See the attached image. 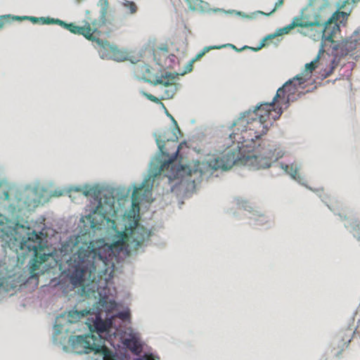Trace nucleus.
Instances as JSON below:
<instances>
[{
	"instance_id": "1",
	"label": "nucleus",
	"mask_w": 360,
	"mask_h": 360,
	"mask_svg": "<svg viewBox=\"0 0 360 360\" xmlns=\"http://www.w3.org/2000/svg\"><path fill=\"white\" fill-rule=\"evenodd\" d=\"M98 217L99 222L91 215L82 216L73 234L61 243L60 251L65 257V263L57 259L55 252H45L44 249L49 245V239L56 233L55 229L49 226L53 233L47 236L46 246L36 248L35 250H25L18 254L17 262L21 264L28 259L23 269L25 281H34V284L37 285L40 275L45 273L54 274L58 268L60 274L58 278L51 280L53 285H58L65 293L79 288L77 292L82 296H94V285L92 287H89L87 284L84 285V281L96 271L97 262H102L106 267L113 266L112 259L115 255L114 247L106 243L104 238H91L96 230L104 229L107 225L103 224L105 218L102 214H98ZM95 285L98 288V284Z\"/></svg>"
},
{
	"instance_id": "2",
	"label": "nucleus",
	"mask_w": 360,
	"mask_h": 360,
	"mask_svg": "<svg viewBox=\"0 0 360 360\" xmlns=\"http://www.w3.org/2000/svg\"><path fill=\"white\" fill-rule=\"evenodd\" d=\"M283 112V106L274 103L271 108L264 110V115L259 117V124L262 127L261 131L249 129L242 130L240 134L233 132L229 134L230 140L232 142H237L236 152L240 156L239 161L252 167L255 169H266L272 166L279 167L299 184L316 193L335 215H338L341 221H345V228L360 241L359 220L344 214L341 212L339 203L324 193L322 188L313 189L307 186L304 176L298 174V171L302 168L300 162H277L278 160L283 157L284 151L277 143L262 139V136L267 133L269 127L272 126L273 122L278 120Z\"/></svg>"
},
{
	"instance_id": "3",
	"label": "nucleus",
	"mask_w": 360,
	"mask_h": 360,
	"mask_svg": "<svg viewBox=\"0 0 360 360\" xmlns=\"http://www.w3.org/2000/svg\"><path fill=\"white\" fill-rule=\"evenodd\" d=\"M98 300L92 307L80 309L75 306L68 313L71 323L84 319V323L91 332L103 334L105 340L113 347L112 354L119 360H155L153 353L146 349L139 333L130 330L127 333L120 327L117 319L130 322L131 311L128 307L117 309L118 303L109 299L104 292H98Z\"/></svg>"
},
{
	"instance_id": "4",
	"label": "nucleus",
	"mask_w": 360,
	"mask_h": 360,
	"mask_svg": "<svg viewBox=\"0 0 360 360\" xmlns=\"http://www.w3.org/2000/svg\"><path fill=\"white\" fill-rule=\"evenodd\" d=\"M158 146V151L151 158L148 165V174L140 183H133V191L131 193V199L135 198L136 193L144 190L147 192L151 190L154 179L160 174L162 171L169 170L167 176L171 180L172 178H176L184 174H195L199 176L206 175L207 172L212 169H221L226 171L229 169L234 164L239 162L240 156L236 154L235 149H229L226 154L221 157L213 158L207 162H200L199 161L183 164L177 161L179 156V150L182 145L186 143V141L181 142L177 147L176 150L170 154L165 148V141L162 139L160 134L156 132L153 133Z\"/></svg>"
},
{
	"instance_id": "5",
	"label": "nucleus",
	"mask_w": 360,
	"mask_h": 360,
	"mask_svg": "<svg viewBox=\"0 0 360 360\" xmlns=\"http://www.w3.org/2000/svg\"><path fill=\"white\" fill-rule=\"evenodd\" d=\"M133 188L132 185L126 188L124 186L113 188L110 186H94L84 185L83 187L75 186L71 188L75 191H80L86 197H91L90 205H89V213L85 216L91 215L94 219L99 221V214L105 218L103 224H108L110 221V217H114L118 212L116 207L117 202L120 207H124V203L129 202L131 204L137 198L136 194L132 200L129 197L130 191Z\"/></svg>"
},
{
	"instance_id": "6",
	"label": "nucleus",
	"mask_w": 360,
	"mask_h": 360,
	"mask_svg": "<svg viewBox=\"0 0 360 360\" xmlns=\"http://www.w3.org/2000/svg\"><path fill=\"white\" fill-rule=\"evenodd\" d=\"M84 335H70L68 342L76 354H83L94 352L91 360H103L108 355L103 351L105 343L107 342L104 335L91 332Z\"/></svg>"
},
{
	"instance_id": "7",
	"label": "nucleus",
	"mask_w": 360,
	"mask_h": 360,
	"mask_svg": "<svg viewBox=\"0 0 360 360\" xmlns=\"http://www.w3.org/2000/svg\"><path fill=\"white\" fill-rule=\"evenodd\" d=\"M152 231L134 220L125 229V235L119 233L117 242L125 243L124 254L131 256L144 252L148 246Z\"/></svg>"
},
{
	"instance_id": "8",
	"label": "nucleus",
	"mask_w": 360,
	"mask_h": 360,
	"mask_svg": "<svg viewBox=\"0 0 360 360\" xmlns=\"http://www.w3.org/2000/svg\"><path fill=\"white\" fill-rule=\"evenodd\" d=\"M217 169H212L207 172L206 175L199 176L195 174H184L176 178H172L171 180L168 178L169 181L176 180L173 186H171V191H173L175 188H178L186 195H190L194 193L197 186L203 180H207L211 176L213 175L214 172Z\"/></svg>"
},
{
	"instance_id": "9",
	"label": "nucleus",
	"mask_w": 360,
	"mask_h": 360,
	"mask_svg": "<svg viewBox=\"0 0 360 360\" xmlns=\"http://www.w3.org/2000/svg\"><path fill=\"white\" fill-rule=\"evenodd\" d=\"M234 201L239 209H242L248 212L249 224L251 226L266 228L270 226L271 217L253 207L248 200L243 198H236Z\"/></svg>"
},
{
	"instance_id": "10",
	"label": "nucleus",
	"mask_w": 360,
	"mask_h": 360,
	"mask_svg": "<svg viewBox=\"0 0 360 360\" xmlns=\"http://www.w3.org/2000/svg\"><path fill=\"white\" fill-rule=\"evenodd\" d=\"M70 311L71 310H70L68 312H65L60 316L56 317L53 326V333L52 335L53 342L55 345L61 346L63 350L66 352L70 350V348L65 345V343L68 342V337L70 336L68 335L69 329L66 328L65 326L63 325L60 323V321L64 319L66 320V322L69 323H75L77 322V321H76L75 322L71 323L68 321V314ZM78 321L84 322V319L78 320Z\"/></svg>"
},
{
	"instance_id": "11",
	"label": "nucleus",
	"mask_w": 360,
	"mask_h": 360,
	"mask_svg": "<svg viewBox=\"0 0 360 360\" xmlns=\"http://www.w3.org/2000/svg\"><path fill=\"white\" fill-rule=\"evenodd\" d=\"M330 43L331 53H328L333 56V54H340L341 52L345 53V56L349 55L354 51L357 46V40L352 39V37H346L339 40L328 41Z\"/></svg>"
},
{
	"instance_id": "12",
	"label": "nucleus",
	"mask_w": 360,
	"mask_h": 360,
	"mask_svg": "<svg viewBox=\"0 0 360 360\" xmlns=\"http://www.w3.org/2000/svg\"><path fill=\"white\" fill-rule=\"evenodd\" d=\"M179 75L180 73L176 72H166L164 74H162L160 76L156 75L155 79L154 80L148 79L145 76H143L141 79L145 82L150 84L153 86L162 84L164 86H167L168 85L172 84V83H176L174 81L178 78Z\"/></svg>"
},
{
	"instance_id": "13",
	"label": "nucleus",
	"mask_w": 360,
	"mask_h": 360,
	"mask_svg": "<svg viewBox=\"0 0 360 360\" xmlns=\"http://www.w3.org/2000/svg\"><path fill=\"white\" fill-rule=\"evenodd\" d=\"M302 17L298 16L294 17L290 25H292L293 28L295 27L309 28V30H308L307 31L298 30V32L304 36L312 37V32L314 30V29L313 28V25H318V22H309V20L302 21Z\"/></svg>"
},
{
	"instance_id": "14",
	"label": "nucleus",
	"mask_w": 360,
	"mask_h": 360,
	"mask_svg": "<svg viewBox=\"0 0 360 360\" xmlns=\"http://www.w3.org/2000/svg\"><path fill=\"white\" fill-rule=\"evenodd\" d=\"M91 27L90 26V24L86 22L84 27L77 26L75 34L82 35L86 39L96 43L97 45L106 43L105 41H103V39H100L98 36H92V32H91Z\"/></svg>"
},
{
	"instance_id": "15",
	"label": "nucleus",
	"mask_w": 360,
	"mask_h": 360,
	"mask_svg": "<svg viewBox=\"0 0 360 360\" xmlns=\"http://www.w3.org/2000/svg\"><path fill=\"white\" fill-rule=\"evenodd\" d=\"M298 87L296 86V84L290 83V84H287V82H285L281 87H279L276 91V94L273 98V103H276L278 98L282 96L286 95H292L295 94Z\"/></svg>"
},
{
	"instance_id": "16",
	"label": "nucleus",
	"mask_w": 360,
	"mask_h": 360,
	"mask_svg": "<svg viewBox=\"0 0 360 360\" xmlns=\"http://www.w3.org/2000/svg\"><path fill=\"white\" fill-rule=\"evenodd\" d=\"M341 31L340 30V23L338 22H335L332 29L330 30V31L326 34V31H323V27L322 28V30L320 31V32H316V33L314 34H312V37L313 39H316L315 37H321L322 41H332V40H335L333 38L335 37V34H337V32H340Z\"/></svg>"
},
{
	"instance_id": "17",
	"label": "nucleus",
	"mask_w": 360,
	"mask_h": 360,
	"mask_svg": "<svg viewBox=\"0 0 360 360\" xmlns=\"http://www.w3.org/2000/svg\"><path fill=\"white\" fill-rule=\"evenodd\" d=\"M214 12H222L226 14H234L236 16H239L243 18H246L248 20H254V19L257 18L259 15V14H264V12L261 11H256L251 13L250 14H247L244 12L236 11V10L231 9V10L226 11L223 8H216L214 10Z\"/></svg>"
},
{
	"instance_id": "18",
	"label": "nucleus",
	"mask_w": 360,
	"mask_h": 360,
	"mask_svg": "<svg viewBox=\"0 0 360 360\" xmlns=\"http://www.w3.org/2000/svg\"><path fill=\"white\" fill-rule=\"evenodd\" d=\"M252 121H255L257 122V117L254 116V114L252 112V110L250 108L248 110H245L240 114L239 117L235 120L231 127L236 126L240 124H243L245 123L249 124Z\"/></svg>"
},
{
	"instance_id": "19",
	"label": "nucleus",
	"mask_w": 360,
	"mask_h": 360,
	"mask_svg": "<svg viewBox=\"0 0 360 360\" xmlns=\"http://www.w3.org/2000/svg\"><path fill=\"white\" fill-rule=\"evenodd\" d=\"M120 4L121 5L122 11L127 15H134L138 11V6L134 1L129 0H120Z\"/></svg>"
},
{
	"instance_id": "20",
	"label": "nucleus",
	"mask_w": 360,
	"mask_h": 360,
	"mask_svg": "<svg viewBox=\"0 0 360 360\" xmlns=\"http://www.w3.org/2000/svg\"><path fill=\"white\" fill-rule=\"evenodd\" d=\"M103 41H105V44H102L101 45H97L98 46L104 49V51H107L108 49H110L111 52L114 54V57L112 59L114 60H116L117 62L123 61L126 59L125 57H123L122 56H116L117 54L120 53V51L116 45L110 44L108 41L103 40Z\"/></svg>"
},
{
	"instance_id": "21",
	"label": "nucleus",
	"mask_w": 360,
	"mask_h": 360,
	"mask_svg": "<svg viewBox=\"0 0 360 360\" xmlns=\"http://www.w3.org/2000/svg\"><path fill=\"white\" fill-rule=\"evenodd\" d=\"M273 100L269 103H258L257 105L253 107L252 108H250L252 110V113L254 114V116L257 117V122L259 123V117L260 115H264V110L266 109H269V108L272 107V104H274Z\"/></svg>"
},
{
	"instance_id": "22",
	"label": "nucleus",
	"mask_w": 360,
	"mask_h": 360,
	"mask_svg": "<svg viewBox=\"0 0 360 360\" xmlns=\"http://www.w3.org/2000/svg\"><path fill=\"white\" fill-rule=\"evenodd\" d=\"M164 89V96L160 98L161 100L172 98L176 91L181 89V85L179 83H172V84L168 85Z\"/></svg>"
},
{
	"instance_id": "23",
	"label": "nucleus",
	"mask_w": 360,
	"mask_h": 360,
	"mask_svg": "<svg viewBox=\"0 0 360 360\" xmlns=\"http://www.w3.org/2000/svg\"><path fill=\"white\" fill-rule=\"evenodd\" d=\"M98 6L101 7L98 25L101 26L105 25L106 21L105 15L108 6V0H99L98 2Z\"/></svg>"
},
{
	"instance_id": "24",
	"label": "nucleus",
	"mask_w": 360,
	"mask_h": 360,
	"mask_svg": "<svg viewBox=\"0 0 360 360\" xmlns=\"http://www.w3.org/2000/svg\"><path fill=\"white\" fill-rule=\"evenodd\" d=\"M165 113L171 120L172 124L174 126V129H172V138H171L170 140L173 141H177L178 136L176 133H181V130L178 127L177 122L175 120L174 117L168 112L167 109H165ZM167 141H169V139H167Z\"/></svg>"
},
{
	"instance_id": "25",
	"label": "nucleus",
	"mask_w": 360,
	"mask_h": 360,
	"mask_svg": "<svg viewBox=\"0 0 360 360\" xmlns=\"http://www.w3.org/2000/svg\"><path fill=\"white\" fill-rule=\"evenodd\" d=\"M303 75L302 71L301 73L295 75L294 77L289 79L287 81V84H290V83L296 84V86L298 88L304 89L305 86H303V84L306 82V79H303Z\"/></svg>"
},
{
	"instance_id": "26",
	"label": "nucleus",
	"mask_w": 360,
	"mask_h": 360,
	"mask_svg": "<svg viewBox=\"0 0 360 360\" xmlns=\"http://www.w3.org/2000/svg\"><path fill=\"white\" fill-rule=\"evenodd\" d=\"M344 57H345V53H343V52H341L338 55V54H333V58H332V60L330 61V68H329V70H330V72H333L335 69L339 65L341 59L343 58Z\"/></svg>"
},
{
	"instance_id": "27",
	"label": "nucleus",
	"mask_w": 360,
	"mask_h": 360,
	"mask_svg": "<svg viewBox=\"0 0 360 360\" xmlns=\"http://www.w3.org/2000/svg\"><path fill=\"white\" fill-rule=\"evenodd\" d=\"M340 18V11L336 10L330 17L326 21H324V28L323 31L327 30L328 29L329 25L331 24H335L338 22V20Z\"/></svg>"
},
{
	"instance_id": "28",
	"label": "nucleus",
	"mask_w": 360,
	"mask_h": 360,
	"mask_svg": "<svg viewBox=\"0 0 360 360\" xmlns=\"http://www.w3.org/2000/svg\"><path fill=\"white\" fill-rule=\"evenodd\" d=\"M58 22V25L70 31L72 34H76V30H77L78 25H77L75 23H74V22L68 23L65 21H63L60 19H59V21Z\"/></svg>"
},
{
	"instance_id": "29",
	"label": "nucleus",
	"mask_w": 360,
	"mask_h": 360,
	"mask_svg": "<svg viewBox=\"0 0 360 360\" xmlns=\"http://www.w3.org/2000/svg\"><path fill=\"white\" fill-rule=\"evenodd\" d=\"M59 19L50 17H39V22L44 25H58Z\"/></svg>"
},
{
	"instance_id": "30",
	"label": "nucleus",
	"mask_w": 360,
	"mask_h": 360,
	"mask_svg": "<svg viewBox=\"0 0 360 360\" xmlns=\"http://www.w3.org/2000/svg\"><path fill=\"white\" fill-rule=\"evenodd\" d=\"M317 63L318 62H314V58L310 63H306L304 65V69L302 70V72H307V73H309V74H312V72L317 67V65H316Z\"/></svg>"
},
{
	"instance_id": "31",
	"label": "nucleus",
	"mask_w": 360,
	"mask_h": 360,
	"mask_svg": "<svg viewBox=\"0 0 360 360\" xmlns=\"http://www.w3.org/2000/svg\"><path fill=\"white\" fill-rule=\"evenodd\" d=\"M314 20L313 22H318V25H313V27H322L324 28V22L322 21L323 15L320 12H315L314 13Z\"/></svg>"
},
{
	"instance_id": "32",
	"label": "nucleus",
	"mask_w": 360,
	"mask_h": 360,
	"mask_svg": "<svg viewBox=\"0 0 360 360\" xmlns=\"http://www.w3.org/2000/svg\"><path fill=\"white\" fill-rule=\"evenodd\" d=\"M292 29H293V25L289 24L283 27L277 29L276 32L278 37H279L283 34H288Z\"/></svg>"
},
{
	"instance_id": "33",
	"label": "nucleus",
	"mask_w": 360,
	"mask_h": 360,
	"mask_svg": "<svg viewBox=\"0 0 360 360\" xmlns=\"http://www.w3.org/2000/svg\"><path fill=\"white\" fill-rule=\"evenodd\" d=\"M191 11H195L197 6L202 3V0H184Z\"/></svg>"
},
{
	"instance_id": "34",
	"label": "nucleus",
	"mask_w": 360,
	"mask_h": 360,
	"mask_svg": "<svg viewBox=\"0 0 360 360\" xmlns=\"http://www.w3.org/2000/svg\"><path fill=\"white\" fill-rule=\"evenodd\" d=\"M277 102H278V104H280V105L283 104L284 105V108H283V110L287 109L290 106V103H292L290 101L289 96H281V98H278Z\"/></svg>"
},
{
	"instance_id": "35",
	"label": "nucleus",
	"mask_w": 360,
	"mask_h": 360,
	"mask_svg": "<svg viewBox=\"0 0 360 360\" xmlns=\"http://www.w3.org/2000/svg\"><path fill=\"white\" fill-rule=\"evenodd\" d=\"M141 94L143 96H145L148 100H149V101H150L152 102H154L155 103H158V104L160 103V101L161 100L160 98L159 99L157 97H155V96H153V95H152L150 94H148V93H147V92H146V91H144L143 90L141 91Z\"/></svg>"
},
{
	"instance_id": "36",
	"label": "nucleus",
	"mask_w": 360,
	"mask_h": 360,
	"mask_svg": "<svg viewBox=\"0 0 360 360\" xmlns=\"http://www.w3.org/2000/svg\"><path fill=\"white\" fill-rule=\"evenodd\" d=\"M333 72H330V70L322 69L319 71V75L317 76V79H320L321 80H323L329 77Z\"/></svg>"
},
{
	"instance_id": "37",
	"label": "nucleus",
	"mask_w": 360,
	"mask_h": 360,
	"mask_svg": "<svg viewBox=\"0 0 360 360\" xmlns=\"http://www.w3.org/2000/svg\"><path fill=\"white\" fill-rule=\"evenodd\" d=\"M325 41H322L321 40V42L320 44V47H319V52H318L316 56L314 58V62H319V60L321 59V55L325 52V45H326L325 44Z\"/></svg>"
},
{
	"instance_id": "38",
	"label": "nucleus",
	"mask_w": 360,
	"mask_h": 360,
	"mask_svg": "<svg viewBox=\"0 0 360 360\" xmlns=\"http://www.w3.org/2000/svg\"><path fill=\"white\" fill-rule=\"evenodd\" d=\"M194 63L193 60H191L184 67V71L180 72V75L183 76L185 74L190 72L193 70V64Z\"/></svg>"
},
{
	"instance_id": "39",
	"label": "nucleus",
	"mask_w": 360,
	"mask_h": 360,
	"mask_svg": "<svg viewBox=\"0 0 360 360\" xmlns=\"http://www.w3.org/2000/svg\"><path fill=\"white\" fill-rule=\"evenodd\" d=\"M283 1L284 0H278L275 4H274V9L270 12V13H264V14H261L262 15H266V16H269L270 15H271L274 12H275L279 7H281L283 4Z\"/></svg>"
},
{
	"instance_id": "40",
	"label": "nucleus",
	"mask_w": 360,
	"mask_h": 360,
	"mask_svg": "<svg viewBox=\"0 0 360 360\" xmlns=\"http://www.w3.org/2000/svg\"><path fill=\"white\" fill-rule=\"evenodd\" d=\"M11 17V14L0 15V30L3 28L4 25L9 22V19Z\"/></svg>"
},
{
	"instance_id": "41",
	"label": "nucleus",
	"mask_w": 360,
	"mask_h": 360,
	"mask_svg": "<svg viewBox=\"0 0 360 360\" xmlns=\"http://www.w3.org/2000/svg\"><path fill=\"white\" fill-rule=\"evenodd\" d=\"M349 37H352V39H356L358 44L360 41V26Z\"/></svg>"
},
{
	"instance_id": "42",
	"label": "nucleus",
	"mask_w": 360,
	"mask_h": 360,
	"mask_svg": "<svg viewBox=\"0 0 360 360\" xmlns=\"http://www.w3.org/2000/svg\"><path fill=\"white\" fill-rule=\"evenodd\" d=\"M221 46H205L200 51L205 55L206 53L212 49H220Z\"/></svg>"
},
{
	"instance_id": "43",
	"label": "nucleus",
	"mask_w": 360,
	"mask_h": 360,
	"mask_svg": "<svg viewBox=\"0 0 360 360\" xmlns=\"http://www.w3.org/2000/svg\"><path fill=\"white\" fill-rule=\"evenodd\" d=\"M219 46H221V48L229 46V47H231L232 49H235L238 52L240 51L241 50L250 48V46H244L241 49H238V48H236V46H234L233 44H224V45H220Z\"/></svg>"
},
{
	"instance_id": "44",
	"label": "nucleus",
	"mask_w": 360,
	"mask_h": 360,
	"mask_svg": "<svg viewBox=\"0 0 360 360\" xmlns=\"http://www.w3.org/2000/svg\"><path fill=\"white\" fill-rule=\"evenodd\" d=\"M266 39L264 38H263L262 39V41L259 42L258 46H257L255 48L250 47L249 49L252 50L253 51H257L266 45Z\"/></svg>"
},
{
	"instance_id": "45",
	"label": "nucleus",
	"mask_w": 360,
	"mask_h": 360,
	"mask_svg": "<svg viewBox=\"0 0 360 360\" xmlns=\"http://www.w3.org/2000/svg\"><path fill=\"white\" fill-rule=\"evenodd\" d=\"M323 1V3L322 4H321L319 8H318V10H317V12H320L321 13V11L325 9L326 8L328 7L329 6V2L328 0H322Z\"/></svg>"
},
{
	"instance_id": "46",
	"label": "nucleus",
	"mask_w": 360,
	"mask_h": 360,
	"mask_svg": "<svg viewBox=\"0 0 360 360\" xmlns=\"http://www.w3.org/2000/svg\"><path fill=\"white\" fill-rule=\"evenodd\" d=\"M352 8H350L348 12L340 11V18H342V19L347 20L348 16L350 15L352 12Z\"/></svg>"
},
{
	"instance_id": "47",
	"label": "nucleus",
	"mask_w": 360,
	"mask_h": 360,
	"mask_svg": "<svg viewBox=\"0 0 360 360\" xmlns=\"http://www.w3.org/2000/svg\"><path fill=\"white\" fill-rule=\"evenodd\" d=\"M335 6L337 7L336 10H338V11H340L341 9H343L346 6V5L341 0H338L336 2Z\"/></svg>"
},
{
	"instance_id": "48",
	"label": "nucleus",
	"mask_w": 360,
	"mask_h": 360,
	"mask_svg": "<svg viewBox=\"0 0 360 360\" xmlns=\"http://www.w3.org/2000/svg\"><path fill=\"white\" fill-rule=\"evenodd\" d=\"M26 19V20H29L32 22V23H37L39 22V18L34 17V16H27V18H24Z\"/></svg>"
},
{
	"instance_id": "49",
	"label": "nucleus",
	"mask_w": 360,
	"mask_h": 360,
	"mask_svg": "<svg viewBox=\"0 0 360 360\" xmlns=\"http://www.w3.org/2000/svg\"><path fill=\"white\" fill-rule=\"evenodd\" d=\"M278 35L276 34V32H275L274 33H272V34H268L266 35V37H264V38L266 39V41H269V40H271L276 37H277Z\"/></svg>"
},
{
	"instance_id": "50",
	"label": "nucleus",
	"mask_w": 360,
	"mask_h": 360,
	"mask_svg": "<svg viewBox=\"0 0 360 360\" xmlns=\"http://www.w3.org/2000/svg\"><path fill=\"white\" fill-rule=\"evenodd\" d=\"M23 18H27V15L18 16L11 15V17L10 18H11L13 20H26V19Z\"/></svg>"
},
{
	"instance_id": "51",
	"label": "nucleus",
	"mask_w": 360,
	"mask_h": 360,
	"mask_svg": "<svg viewBox=\"0 0 360 360\" xmlns=\"http://www.w3.org/2000/svg\"><path fill=\"white\" fill-rule=\"evenodd\" d=\"M204 56V54L200 51L193 59H191L192 60H193V62L195 63V61H197L198 60H199L200 58H201L202 56Z\"/></svg>"
},
{
	"instance_id": "52",
	"label": "nucleus",
	"mask_w": 360,
	"mask_h": 360,
	"mask_svg": "<svg viewBox=\"0 0 360 360\" xmlns=\"http://www.w3.org/2000/svg\"><path fill=\"white\" fill-rule=\"evenodd\" d=\"M309 6H306L304 8H302L300 11V15H298V17H302V20L304 19V11L308 8Z\"/></svg>"
},
{
	"instance_id": "53",
	"label": "nucleus",
	"mask_w": 360,
	"mask_h": 360,
	"mask_svg": "<svg viewBox=\"0 0 360 360\" xmlns=\"http://www.w3.org/2000/svg\"><path fill=\"white\" fill-rule=\"evenodd\" d=\"M287 96H289L290 101L291 102H295L298 99V97H297V95L292 94V95H286Z\"/></svg>"
},
{
	"instance_id": "54",
	"label": "nucleus",
	"mask_w": 360,
	"mask_h": 360,
	"mask_svg": "<svg viewBox=\"0 0 360 360\" xmlns=\"http://www.w3.org/2000/svg\"><path fill=\"white\" fill-rule=\"evenodd\" d=\"M158 49L160 51H164V52H167L168 51V48H167V45H165V44L161 45L160 46H159Z\"/></svg>"
},
{
	"instance_id": "55",
	"label": "nucleus",
	"mask_w": 360,
	"mask_h": 360,
	"mask_svg": "<svg viewBox=\"0 0 360 360\" xmlns=\"http://www.w3.org/2000/svg\"><path fill=\"white\" fill-rule=\"evenodd\" d=\"M302 73H304L303 79H306V82H307L310 79V77L311 76V74L304 72H302Z\"/></svg>"
},
{
	"instance_id": "56",
	"label": "nucleus",
	"mask_w": 360,
	"mask_h": 360,
	"mask_svg": "<svg viewBox=\"0 0 360 360\" xmlns=\"http://www.w3.org/2000/svg\"><path fill=\"white\" fill-rule=\"evenodd\" d=\"M349 70L348 75H351L352 70L354 68V67L355 66V63L352 62V63H349Z\"/></svg>"
},
{
	"instance_id": "57",
	"label": "nucleus",
	"mask_w": 360,
	"mask_h": 360,
	"mask_svg": "<svg viewBox=\"0 0 360 360\" xmlns=\"http://www.w3.org/2000/svg\"><path fill=\"white\" fill-rule=\"evenodd\" d=\"M91 32H92V35L94 34H99L101 33V32L97 28H91Z\"/></svg>"
},
{
	"instance_id": "58",
	"label": "nucleus",
	"mask_w": 360,
	"mask_h": 360,
	"mask_svg": "<svg viewBox=\"0 0 360 360\" xmlns=\"http://www.w3.org/2000/svg\"><path fill=\"white\" fill-rule=\"evenodd\" d=\"M168 58H169V60H170L171 63H174V58H175V55L174 54H170L168 56Z\"/></svg>"
},
{
	"instance_id": "59",
	"label": "nucleus",
	"mask_w": 360,
	"mask_h": 360,
	"mask_svg": "<svg viewBox=\"0 0 360 360\" xmlns=\"http://www.w3.org/2000/svg\"><path fill=\"white\" fill-rule=\"evenodd\" d=\"M343 352V348L341 349L340 350H339L336 354H335V356L338 357V358H340L341 356V354Z\"/></svg>"
},
{
	"instance_id": "60",
	"label": "nucleus",
	"mask_w": 360,
	"mask_h": 360,
	"mask_svg": "<svg viewBox=\"0 0 360 360\" xmlns=\"http://www.w3.org/2000/svg\"><path fill=\"white\" fill-rule=\"evenodd\" d=\"M152 51H153V55L154 60L156 62L157 65H160V63L158 61V59H156V56H155V51L153 49Z\"/></svg>"
},
{
	"instance_id": "61",
	"label": "nucleus",
	"mask_w": 360,
	"mask_h": 360,
	"mask_svg": "<svg viewBox=\"0 0 360 360\" xmlns=\"http://www.w3.org/2000/svg\"><path fill=\"white\" fill-rule=\"evenodd\" d=\"M304 94H306L305 91H300L297 94V97H298V98H301L302 96H304Z\"/></svg>"
},
{
	"instance_id": "62",
	"label": "nucleus",
	"mask_w": 360,
	"mask_h": 360,
	"mask_svg": "<svg viewBox=\"0 0 360 360\" xmlns=\"http://www.w3.org/2000/svg\"><path fill=\"white\" fill-rule=\"evenodd\" d=\"M340 26L342 25L343 26H345L346 25V23H347V20L342 19V20L340 21Z\"/></svg>"
},
{
	"instance_id": "63",
	"label": "nucleus",
	"mask_w": 360,
	"mask_h": 360,
	"mask_svg": "<svg viewBox=\"0 0 360 360\" xmlns=\"http://www.w3.org/2000/svg\"><path fill=\"white\" fill-rule=\"evenodd\" d=\"M316 89V86H315L314 87L311 88V89H308L305 91L306 94H308V93H310L311 91H313L314 89Z\"/></svg>"
},
{
	"instance_id": "64",
	"label": "nucleus",
	"mask_w": 360,
	"mask_h": 360,
	"mask_svg": "<svg viewBox=\"0 0 360 360\" xmlns=\"http://www.w3.org/2000/svg\"><path fill=\"white\" fill-rule=\"evenodd\" d=\"M314 4V0H309V2L307 4V6H312Z\"/></svg>"
}]
</instances>
